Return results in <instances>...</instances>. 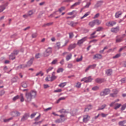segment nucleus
Returning <instances> with one entry per match:
<instances>
[{
    "label": "nucleus",
    "mask_w": 126,
    "mask_h": 126,
    "mask_svg": "<svg viewBox=\"0 0 126 126\" xmlns=\"http://www.w3.org/2000/svg\"><path fill=\"white\" fill-rule=\"evenodd\" d=\"M37 95V92L36 91L32 90L30 93H27L25 94L27 102H31L32 99L36 97Z\"/></svg>",
    "instance_id": "nucleus-1"
},
{
    "label": "nucleus",
    "mask_w": 126,
    "mask_h": 126,
    "mask_svg": "<svg viewBox=\"0 0 126 126\" xmlns=\"http://www.w3.org/2000/svg\"><path fill=\"white\" fill-rule=\"evenodd\" d=\"M126 36V34H123L122 35H118L116 36V39L115 43H121L124 41V38Z\"/></svg>",
    "instance_id": "nucleus-2"
},
{
    "label": "nucleus",
    "mask_w": 126,
    "mask_h": 126,
    "mask_svg": "<svg viewBox=\"0 0 126 126\" xmlns=\"http://www.w3.org/2000/svg\"><path fill=\"white\" fill-rule=\"evenodd\" d=\"M110 92H111L110 89H105L103 91L100 92V96H106V95L110 94Z\"/></svg>",
    "instance_id": "nucleus-3"
},
{
    "label": "nucleus",
    "mask_w": 126,
    "mask_h": 126,
    "mask_svg": "<svg viewBox=\"0 0 126 126\" xmlns=\"http://www.w3.org/2000/svg\"><path fill=\"white\" fill-rule=\"evenodd\" d=\"M30 115L29 113H25L21 118V122H25V121H27L28 118H29Z\"/></svg>",
    "instance_id": "nucleus-4"
},
{
    "label": "nucleus",
    "mask_w": 126,
    "mask_h": 126,
    "mask_svg": "<svg viewBox=\"0 0 126 126\" xmlns=\"http://www.w3.org/2000/svg\"><path fill=\"white\" fill-rule=\"evenodd\" d=\"M90 120V116L88 115H86L83 116V122L85 124L88 123Z\"/></svg>",
    "instance_id": "nucleus-5"
},
{
    "label": "nucleus",
    "mask_w": 126,
    "mask_h": 126,
    "mask_svg": "<svg viewBox=\"0 0 126 126\" xmlns=\"http://www.w3.org/2000/svg\"><path fill=\"white\" fill-rule=\"evenodd\" d=\"M34 59L35 58H34V57H32L27 63V64H26V65H27V67L28 66H31V65H32Z\"/></svg>",
    "instance_id": "nucleus-6"
},
{
    "label": "nucleus",
    "mask_w": 126,
    "mask_h": 126,
    "mask_svg": "<svg viewBox=\"0 0 126 126\" xmlns=\"http://www.w3.org/2000/svg\"><path fill=\"white\" fill-rule=\"evenodd\" d=\"M86 40H87V36H85L84 37H83V38H82L80 40H79L77 42V44L80 46V45L83 44V43H84V42H85V41H86Z\"/></svg>",
    "instance_id": "nucleus-7"
},
{
    "label": "nucleus",
    "mask_w": 126,
    "mask_h": 126,
    "mask_svg": "<svg viewBox=\"0 0 126 126\" xmlns=\"http://www.w3.org/2000/svg\"><path fill=\"white\" fill-rule=\"evenodd\" d=\"M95 82H96V83L101 84V83H103V82H105V81H106V79L104 78H97L95 79Z\"/></svg>",
    "instance_id": "nucleus-8"
},
{
    "label": "nucleus",
    "mask_w": 126,
    "mask_h": 126,
    "mask_svg": "<svg viewBox=\"0 0 126 126\" xmlns=\"http://www.w3.org/2000/svg\"><path fill=\"white\" fill-rule=\"evenodd\" d=\"M111 32L113 33H118L120 31V27H117L114 28H112L111 30Z\"/></svg>",
    "instance_id": "nucleus-9"
},
{
    "label": "nucleus",
    "mask_w": 126,
    "mask_h": 126,
    "mask_svg": "<svg viewBox=\"0 0 126 126\" xmlns=\"http://www.w3.org/2000/svg\"><path fill=\"white\" fill-rule=\"evenodd\" d=\"M68 25H70L71 27H75L76 25L78 24V22H74L73 21L68 22Z\"/></svg>",
    "instance_id": "nucleus-10"
},
{
    "label": "nucleus",
    "mask_w": 126,
    "mask_h": 126,
    "mask_svg": "<svg viewBox=\"0 0 126 126\" xmlns=\"http://www.w3.org/2000/svg\"><path fill=\"white\" fill-rule=\"evenodd\" d=\"M105 72H106V74H107V75H108V76H110L112 75V74L113 73V70L111 69H108L106 70Z\"/></svg>",
    "instance_id": "nucleus-11"
},
{
    "label": "nucleus",
    "mask_w": 126,
    "mask_h": 126,
    "mask_svg": "<svg viewBox=\"0 0 126 126\" xmlns=\"http://www.w3.org/2000/svg\"><path fill=\"white\" fill-rule=\"evenodd\" d=\"M55 79H57V76L55 75V72H53L52 76L50 77V81H54Z\"/></svg>",
    "instance_id": "nucleus-12"
},
{
    "label": "nucleus",
    "mask_w": 126,
    "mask_h": 126,
    "mask_svg": "<svg viewBox=\"0 0 126 126\" xmlns=\"http://www.w3.org/2000/svg\"><path fill=\"white\" fill-rule=\"evenodd\" d=\"M80 4V1L76 2L70 6V8L72 9L74 7H75V6H77V5H79Z\"/></svg>",
    "instance_id": "nucleus-13"
},
{
    "label": "nucleus",
    "mask_w": 126,
    "mask_h": 126,
    "mask_svg": "<svg viewBox=\"0 0 126 126\" xmlns=\"http://www.w3.org/2000/svg\"><path fill=\"white\" fill-rule=\"evenodd\" d=\"M102 58V55L101 54H96L95 55H94V57H93V59L95 60V59H100Z\"/></svg>",
    "instance_id": "nucleus-14"
},
{
    "label": "nucleus",
    "mask_w": 126,
    "mask_h": 126,
    "mask_svg": "<svg viewBox=\"0 0 126 126\" xmlns=\"http://www.w3.org/2000/svg\"><path fill=\"white\" fill-rule=\"evenodd\" d=\"M75 47H76L75 44H70L68 47V51H71V50H72V49H74Z\"/></svg>",
    "instance_id": "nucleus-15"
},
{
    "label": "nucleus",
    "mask_w": 126,
    "mask_h": 126,
    "mask_svg": "<svg viewBox=\"0 0 126 126\" xmlns=\"http://www.w3.org/2000/svg\"><path fill=\"white\" fill-rule=\"evenodd\" d=\"M92 80L93 79H92L91 76H89L86 78V80L85 81V82L86 83H88V82H91Z\"/></svg>",
    "instance_id": "nucleus-16"
},
{
    "label": "nucleus",
    "mask_w": 126,
    "mask_h": 126,
    "mask_svg": "<svg viewBox=\"0 0 126 126\" xmlns=\"http://www.w3.org/2000/svg\"><path fill=\"white\" fill-rule=\"evenodd\" d=\"M92 109V105L89 104L87 106V107L85 109L84 112H87V111H89V110H91Z\"/></svg>",
    "instance_id": "nucleus-17"
},
{
    "label": "nucleus",
    "mask_w": 126,
    "mask_h": 126,
    "mask_svg": "<svg viewBox=\"0 0 126 126\" xmlns=\"http://www.w3.org/2000/svg\"><path fill=\"white\" fill-rule=\"evenodd\" d=\"M103 1H99L97 2V3L95 5V7H99V6H101L102 5V3H103Z\"/></svg>",
    "instance_id": "nucleus-18"
},
{
    "label": "nucleus",
    "mask_w": 126,
    "mask_h": 126,
    "mask_svg": "<svg viewBox=\"0 0 126 126\" xmlns=\"http://www.w3.org/2000/svg\"><path fill=\"white\" fill-rule=\"evenodd\" d=\"M9 60H12V61L15 60V56L12 53L9 55Z\"/></svg>",
    "instance_id": "nucleus-19"
},
{
    "label": "nucleus",
    "mask_w": 126,
    "mask_h": 126,
    "mask_svg": "<svg viewBox=\"0 0 126 126\" xmlns=\"http://www.w3.org/2000/svg\"><path fill=\"white\" fill-rule=\"evenodd\" d=\"M18 78L17 77H15L11 79L12 83H15V82H17V80Z\"/></svg>",
    "instance_id": "nucleus-20"
},
{
    "label": "nucleus",
    "mask_w": 126,
    "mask_h": 126,
    "mask_svg": "<svg viewBox=\"0 0 126 126\" xmlns=\"http://www.w3.org/2000/svg\"><path fill=\"white\" fill-rule=\"evenodd\" d=\"M25 67H27V65L26 64H20L17 66L18 68H25Z\"/></svg>",
    "instance_id": "nucleus-21"
},
{
    "label": "nucleus",
    "mask_w": 126,
    "mask_h": 126,
    "mask_svg": "<svg viewBox=\"0 0 126 126\" xmlns=\"http://www.w3.org/2000/svg\"><path fill=\"white\" fill-rule=\"evenodd\" d=\"M21 86L22 87H23V88H27L28 86L27 85L26 82H23L21 83Z\"/></svg>",
    "instance_id": "nucleus-22"
},
{
    "label": "nucleus",
    "mask_w": 126,
    "mask_h": 126,
    "mask_svg": "<svg viewBox=\"0 0 126 126\" xmlns=\"http://www.w3.org/2000/svg\"><path fill=\"white\" fill-rule=\"evenodd\" d=\"M65 85H66V82L61 83L59 85V87H61V88H63V87H64Z\"/></svg>",
    "instance_id": "nucleus-23"
},
{
    "label": "nucleus",
    "mask_w": 126,
    "mask_h": 126,
    "mask_svg": "<svg viewBox=\"0 0 126 126\" xmlns=\"http://www.w3.org/2000/svg\"><path fill=\"white\" fill-rule=\"evenodd\" d=\"M122 104H119V103H116L115 104V107H114L115 110H118V109H119L120 107H121Z\"/></svg>",
    "instance_id": "nucleus-24"
},
{
    "label": "nucleus",
    "mask_w": 126,
    "mask_h": 126,
    "mask_svg": "<svg viewBox=\"0 0 126 126\" xmlns=\"http://www.w3.org/2000/svg\"><path fill=\"white\" fill-rule=\"evenodd\" d=\"M19 50H14L12 53L15 56H17V55L19 54Z\"/></svg>",
    "instance_id": "nucleus-25"
},
{
    "label": "nucleus",
    "mask_w": 126,
    "mask_h": 126,
    "mask_svg": "<svg viewBox=\"0 0 126 126\" xmlns=\"http://www.w3.org/2000/svg\"><path fill=\"white\" fill-rule=\"evenodd\" d=\"M122 12H117L116 13L115 17L116 18H119L120 17V15H122Z\"/></svg>",
    "instance_id": "nucleus-26"
},
{
    "label": "nucleus",
    "mask_w": 126,
    "mask_h": 126,
    "mask_svg": "<svg viewBox=\"0 0 126 126\" xmlns=\"http://www.w3.org/2000/svg\"><path fill=\"white\" fill-rule=\"evenodd\" d=\"M59 113H61V114H62V113H63L64 114H68V112L64 110V109H62L59 110Z\"/></svg>",
    "instance_id": "nucleus-27"
},
{
    "label": "nucleus",
    "mask_w": 126,
    "mask_h": 126,
    "mask_svg": "<svg viewBox=\"0 0 126 126\" xmlns=\"http://www.w3.org/2000/svg\"><path fill=\"white\" fill-rule=\"evenodd\" d=\"M94 22L95 25L96 24V25H100V24H101V22L98 19L94 20Z\"/></svg>",
    "instance_id": "nucleus-28"
},
{
    "label": "nucleus",
    "mask_w": 126,
    "mask_h": 126,
    "mask_svg": "<svg viewBox=\"0 0 126 126\" xmlns=\"http://www.w3.org/2000/svg\"><path fill=\"white\" fill-rule=\"evenodd\" d=\"M106 107H107V105L103 104L101 106V107L98 108V109H97V111H100L101 110H104V109H105V108H106Z\"/></svg>",
    "instance_id": "nucleus-29"
},
{
    "label": "nucleus",
    "mask_w": 126,
    "mask_h": 126,
    "mask_svg": "<svg viewBox=\"0 0 126 126\" xmlns=\"http://www.w3.org/2000/svg\"><path fill=\"white\" fill-rule=\"evenodd\" d=\"M89 25H90L91 27H94V26L95 25L94 20L92 22H90L89 24Z\"/></svg>",
    "instance_id": "nucleus-30"
},
{
    "label": "nucleus",
    "mask_w": 126,
    "mask_h": 126,
    "mask_svg": "<svg viewBox=\"0 0 126 126\" xmlns=\"http://www.w3.org/2000/svg\"><path fill=\"white\" fill-rule=\"evenodd\" d=\"M71 57H72L71 54L67 55L66 57V61H68L69 60H70V59H71Z\"/></svg>",
    "instance_id": "nucleus-31"
},
{
    "label": "nucleus",
    "mask_w": 126,
    "mask_h": 126,
    "mask_svg": "<svg viewBox=\"0 0 126 126\" xmlns=\"http://www.w3.org/2000/svg\"><path fill=\"white\" fill-rule=\"evenodd\" d=\"M62 100H65V97H61L59 98V99H58V100L57 101V103L59 104V103H60Z\"/></svg>",
    "instance_id": "nucleus-32"
},
{
    "label": "nucleus",
    "mask_w": 126,
    "mask_h": 126,
    "mask_svg": "<svg viewBox=\"0 0 126 126\" xmlns=\"http://www.w3.org/2000/svg\"><path fill=\"white\" fill-rule=\"evenodd\" d=\"M126 123V121H120L119 122V126H126L124 125H125V123Z\"/></svg>",
    "instance_id": "nucleus-33"
},
{
    "label": "nucleus",
    "mask_w": 126,
    "mask_h": 126,
    "mask_svg": "<svg viewBox=\"0 0 126 126\" xmlns=\"http://www.w3.org/2000/svg\"><path fill=\"white\" fill-rule=\"evenodd\" d=\"M38 75H40V76H43V75H44V73H42V71H40L39 72L36 74V76H38Z\"/></svg>",
    "instance_id": "nucleus-34"
},
{
    "label": "nucleus",
    "mask_w": 126,
    "mask_h": 126,
    "mask_svg": "<svg viewBox=\"0 0 126 126\" xmlns=\"http://www.w3.org/2000/svg\"><path fill=\"white\" fill-rule=\"evenodd\" d=\"M89 12H87L86 14H84L82 17H81V19H83V18H85V17H87L88 15H89Z\"/></svg>",
    "instance_id": "nucleus-35"
},
{
    "label": "nucleus",
    "mask_w": 126,
    "mask_h": 126,
    "mask_svg": "<svg viewBox=\"0 0 126 126\" xmlns=\"http://www.w3.org/2000/svg\"><path fill=\"white\" fill-rule=\"evenodd\" d=\"M12 119H13V118L11 117L8 119H4L3 122H4V123H8V122H9V121H11V120H12Z\"/></svg>",
    "instance_id": "nucleus-36"
},
{
    "label": "nucleus",
    "mask_w": 126,
    "mask_h": 126,
    "mask_svg": "<svg viewBox=\"0 0 126 126\" xmlns=\"http://www.w3.org/2000/svg\"><path fill=\"white\" fill-rule=\"evenodd\" d=\"M14 113L16 115V117H19V116L21 115V113H20L18 111H16L14 112Z\"/></svg>",
    "instance_id": "nucleus-37"
},
{
    "label": "nucleus",
    "mask_w": 126,
    "mask_h": 126,
    "mask_svg": "<svg viewBox=\"0 0 126 126\" xmlns=\"http://www.w3.org/2000/svg\"><path fill=\"white\" fill-rule=\"evenodd\" d=\"M62 122H63V119L61 118L60 119H57L55 121V123L58 124H60V123H62Z\"/></svg>",
    "instance_id": "nucleus-38"
},
{
    "label": "nucleus",
    "mask_w": 126,
    "mask_h": 126,
    "mask_svg": "<svg viewBox=\"0 0 126 126\" xmlns=\"http://www.w3.org/2000/svg\"><path fill=\"white\" fill-rule=\"evenodd\" d=\"M20 97H21V99H20L21 102H24V97L23 96V94H20Z\"/></svg>",
    "instance_id": "nucleus-39"
},
{
    "label": "nucleus",
    "mask_w": 126,
    "mask_h": 126,
    "mask_svg": "<svg viewBox=\"0 0 126 126\" xmlns=\"http://www.w3.org/2000/svg\"><path fill=\"white\" fill-rule=\"evenodd\" d=\"M35 59H40L41 58V54L40 53L35 54Z\"/></svg>",
    "instance_id": "nucleus-40"
},
{
    "label": "nucleus",
    "mask_w": 126,
    "mask_h": 126,
    "mask_svg": "<svg viewBox=\"0 0 126 126\" xmlns=\"http://www.w3.org/2000/svg\"><path fill=\"white\" fill-rule=\"evenodd\" d=\"M121 57V54H118L113 57V59H119Z\"/></svg>",
    "instance_id": "nucleus-41"
},
{
    "label": "nucleus",
    "mask_w": 126,
    "mask_h": 126,
    "mask_svg": "<svg viewBox=\"0 0 126 126\" xmlns=\"http://www.w3.org/2000/svg\"><path fill=\"white\" fill-rule=\"evenodd\" d=\"M64 9H65V7L62 6L60 8H59V10L60 12H62L63 11V10H64Z\"/></svg>",
    "instance_id": "nucleus-42"
},
{
    "label": "nucleus",
    "mask_w": 126,
    "mask_h": 126,
    "mask_svg": "<svg viewBox=\"0 0 126 126\" xmlns=\"http://www.w3.org/2000/svg\"><path fill=\"white\" fill-rule=\"evenodd\" d=\"M20 96H19V95H16V96H14L12 100L13 101H16V100H17L18 99H19Z\"/></svg>",
    "instance_id": "nucleus-43"
},
{
    "label": "nucleus",
    "mask_w": 126,
    "mask_h": 126,
    "mask_svg": "<svg viewBox=\"0 0 126 126\" xmlns=\"http://www.w3.org/2000/svg\"><path fill=\"white\" fill-rule=\"evenodd\" d=\"M109 26H114L116 24V22H110L108 23Z\"/></svg>",
    "instance_id": "nucleus-44"
},
{
    "label": "nucleus",
    "mask_w": 126,
    "mask_h": 126,
    "mask_svg": "<svg viewBox=\"0 0 126 126\" xmlns=\"http://www.w3.org/2000/svg\"><path fill=\"white\" fill-rule=\"evenodd\" d=\"M76 87H77V88H80V87H81V83L78 82L76 85Z\"/></svg>",
    "instance_id": "nucleus-45"
},
{
    "label": "nucleus",
    "mask_w": 126,
    "mask_h": 126,
    "mask_svg": "<svg viewBox=\"0 0 126 126\" xmlns=\"http://www.w3.org/2000/svg\"><path fill=\"white\" fill-rule=\"evenodd\" d=\"M5 93V91L4 90H2L0 91V96H2L3 95H4V94Z\"/></svg>",
    "instance_id": "nucleus-46"
},
{
    "label": "nucleus",
    "mask_w": 126,
    "mask_h": 126,
    "mask_svg": "<svg viewBox=\"0 0 126 126\" xmlns=\"http://www.w3.org/2000/svg\"><path fill=\"white\" fill-rule=\"evenodd\" d=\"M63 68H60L57 70V73H60V72H63Z\"/></svg>",
    "instance_id": "nucleus-47"
},
{
    "label": "nucleus",
    "mask_w": 126,
    "mask_h": 126,
    "mask_svg": "<svg viewBox=\"0 0 126 126\" xmlns=\"http://www.w3.org/2000/svg\"><path fill=\"white\" fill-rule=\"evenodd\" d=\"M44 57H48V49H46L45 51L43 53Z\"/></svg>",
    "instance_id": "nucleus-48"
},
{
    "label": "nucleus",
    "mask_w": 126,
    "mask_h": 126,
    "mask_svg": "<svg viewBox=\"0 0 126 126\" xmlns=\"http://www.w3.org/2000/svg\"><path fill=\"white\" fill-rule=\"evenodd\" d=\"M56 45L58 50H59V49H61V42H57Z\"/></svg>",
    "instance_id": "nucleus-49"
},
{
    "label": "nucleus",
    "mask_w": 126,
    "mask_h": 126,
    "mask_svg": "<svg viewBox=\"0 0 126 126\" xmlns=\"http://www.w3.org/2000/svg\"><path fill=\"white\" fill-rule=\"evenodd\" d=\"M126 103H125V104H124L123 105H122L121 110L122 111H124V110L126 109Z\"/></svg>",
    "instance_id": "nucleus-50"
},
{
    "label": "nucleus",
    "mask_w": 126,
    "mask_h": 126,
    "mask_svg": "<svg viewBox=\"0 0 126 126\" xmlns=\"http://www.w3.org/2000/svg\"><path fill=\"white\" fill-rule=\"evenodd\" d=\"M82 59H83V57H82V56H81L80 58H77L76 59V62H77V63H78L79 62H81L82 61Z\"/></svg>",
    "instance_id": "nucleus-51"
},
{
    "label": "nucleus",
    "mask_w": 126,
    "mask_h": 126,
    "mask_svg": "<svg viewBox=\"0 0 126 126\" xmlns=\"http://www.w3.org/2000/svg\"><path fill=\"white\" fill-rule=\"evenodd\" d=\"M116 96H117V93H113V94H110V97H116Z\"/></svg>",
    "instance_id": "nucleus-52"
},
{
    "label": "nucleus",
    "mask_w": 126,
    "mask_h": 126,
    "mask_svg": "<svg viewBox=\"0 0 126 126\" xmlns=\"http://www.w3.org/2000/svg\"><path fill=\"white\" fill-rule=\"evenodd\" d=\"M97 65V64H94L93 65H89L90 67L91 68H93V69H94L96 67V66Z\"/></svg>",
    "instance_id": "nucleus-53"
},
{
    "label": "nucleus",
    "mask_w": 126,
    "mask_h": 126,
    "mask_svg": "<svg viewBox=\"0 0 126 126\" xmlns=\"http://www.w3.org/2000/svg\"><path fill=\"white\" fill-rule=\"evenodd\" d=\"M62 89H58V90H55L54 91L55 93H60V92H62Z\"/></svg>",
    "instance_id": "nucleus-54"
},
{
    "label": "nucleus",
    "mask_w": 126,
    "mask_h": 126,
    "mask_svg": "<svg viewBox=\"0 0 126 126\" xmlns=\"http://www.w3.org/2000/svg\"><path fill=\"white\" fill-rule=\"evenodd\" d=\"M57 63H58V60L55 59L52 61V62L51 63V64H56Z\"/></svg>",
    "instance_id": "nucleus-55"
},
{
    "label": "nucleus",
    "mask_w": 126,
    "mask_h": 126,
    "mask_svg": "<svg viewBox=\"0 0 126 126\" xmlns=\"http://www.w3.org/2000/svg\"><path fill=\"white\" fill-rule=\"evenodd\" d=\"M102 29H103V27H99L96 30V32H100V31H101Z\"/></svg>",
    "instance_id": "nucleus-56"
},
{
    "label": "nucleus",
    "mask_w": 126,
    "mask_h": 126,
    "mask_svg": "<svg viewBox=\"0 0 126 126\" xmlns=\"http://www.w3.org/2000/svg\"><path fill=\"white\" fill-rule=\"evenodd\" d=\"M99 16H100V14L98 13L94 15V19H95V18H98Z\"/></svg>",
    "instance_id": "nucleus-57"
},
{
    "label": "nucleus",
    "mask_w": 126,
    "mask_h": 126,
    "mask_svg": "<svg viewBox=\"0 0 126 126\" xmlns=\"http://www.w3.org/2000/svg\"><path fill=\"white\" fill-rule=\"evenodd\" d=\"M0 7L1 8V9H2V11H3V10H4V9H5V6H4V5L3 4V5H1L0 6Z\"/></svg>",
    "instance_id": "nucleus-58"
},
{
    "label": "nucleus",
    "mask_w": 126,
    "mask_h": 126,
    "mask_svg": "<svg viewBox=\"0 0 126 126\" xmlns=\"http://www.w3.org/2000/svg\"><path fill=\"white\" fill-rule=\"evenodd\" d=\"M48 54H52V47H48Z\"/></svg>",
    "instance_id": "nucleus-59"
},
{
    "label": "nucleus",
    "mask_w": 126,
    "mask_h": 126,
    "mask_svg": "<svg viewBox=\"0 0 126 126\" xmlns=\"http://www.w3.org/2000/svg\"><path fill=\"white\" fill-rule=\"evenodd\" d=\"M101 116L102 118H106L108 116V114H105V113H102L101 114Z\"/></svg>",
    "instance_id": "nucleus-60"
},
{
    "label": "nucleus",
    "mask_w": 126,
    "mask_h": 126,
    "mask_svg": "<svg viewBox=\"0 0 126 126\" xmlns=\"http://www.w3.org/2000/svg\"><path fill=\"white\" fill-rule=\"evenodd\" d=\"M99 89V87L95 86L92 88V90H94V91H96V90H98Z\"/></svg>",
    "instance_id": "nucleus-61"
},
{
    "label": "nucleus",
    "mask_w": 126,
    "mask_h": 126,
    "mask_svg": "<svg viewBox=\"0 0 126 126\" xmlns=\"http://www.w3.org/2000/svg\"><path fill=\"white\" fill-rule=\"evenodd\" d=\"M33 14V11L32 10H30L28 12L29 16H31Z\"/></svg>",
    "instance_id": "nucleus-62"
},
{
    "label": "nucleus",
    "mask_w": 126,
    "mask_h": 126,
    "mask_svg": "<svg viewBox=\"0 0 126 126\" xmlns=\"http://www.w3.org/2000/svg\"><path fill=\"white\" fill-rule=\"evenodd\" d=\"M122 83H126V78H123L121 80Z\"/></svg>",
    "instance_id": "nucleus-63"
},
{
    "label": "nucleus",
    "mask_w": 126,
    "mask_h": 126,
    "mask_svg": "<svg viewBox=\"0 0 126 126\" xmlns=\"http://www.w3.org/2000/svg\"><path fill=\"white\" fill-rule=\"evenodd\" d=\"M37 36V34L36 33H32V38H36Z\"/></svg>",
    "instance_id": "nucleus-64"
}]
</instances>
